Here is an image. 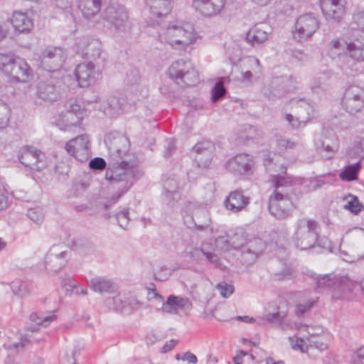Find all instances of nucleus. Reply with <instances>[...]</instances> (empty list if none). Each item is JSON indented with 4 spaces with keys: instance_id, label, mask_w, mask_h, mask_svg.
<instances>
[{
    "instance_id": "obj_61",
    "label": "nucleus",
    "mask_w": 364,
    "mask_h": 364,
    "mask_svg": "<svg viewBox=\"0 0 364 364\" xmlns=\"http://www.w3.org/2000/svg\"><path fill=\"white\" fill-rule=\"evenodd\" d=\"M277 144L280 149H294L298 143L291 139L280 137L277 140Z\"/></svg>"
},
{
    "instance_id": "obj_31",
    "label": "nucleus",
    "mask_w": 364,
    "mask_h": 364,
    "mask_svg": "<svg viewBox=\"0 0 364 364\" xmlns=\"http://www.w3.org/2000/svg\"><path fill=\"white\" fill-rule=\"evenodd\" d=\"M102 0H78V6L82 15L90 18L95 16L100 10Z\"/></svg>"
},
{
    "instance_id": "obj_48",
    "label": "nucleus",
    "mask_w": 364,
    "mask_h": 364,
    "mask_svg": "<svg viewBox=\"0 0 364 364\" xmlns=\"http://www.w3.org/2000/svg\"><path fill=\"white\" fill-rule=\"evenodd\" d=\"M348 197L350 198V200L344 205V208L354 214L359 213L364 208V206L356 196L350 194Z\"/></svg>"
},
{
    "instance_id": "obj_26",
    "label": "nucleus",
    "mask_w": 364,
    "mask_h": 364,
    "mask_svg": "<svg viewBox=\"0 0 364 364\" xmlns=\"http://www.w3.org/2000/svg\"><path fill=\"white\" fill-rule=\"evenodd\" d=\"M224 203L227 209L237 213L250 203V198L244 195L242 190H235L229 193Z\"/></svg>"
},
{
    "instance_id": "obj_42",
    "label": "nucleus",
    "mask_w": 364,
    "mask_h": 364,
    "mask_svg": "<svg viewBox=\"0 0 364 364\" xmlns=\"http://www.w3.org/2000/svg\"><path fill=\"white\" fill-rule=\"evenodd\" d=\"M217 245L222 250L228 251L230 249H237L242 245L241 242L236 241L230 236L220 237L216 240Z\"/></svg>"
},
{
    "instance_id": "obj_17",
    "label": "nucleus",
    "mask_w": 364,
    "mask_h": 364,
    "mask_svg": "<svg viewBox=\"0 0 364 364\" xmlns=\"http://www.w3.org/2000/svg\"><path fill=\"white\" fill-rule=\"evenodd\" d=\"M62 246H53L45 259V265L46 269L53 272H58L63 267L65 266L70 257V252L62 250Z\"/></svg>"
},
{
    "instance_id": "obj_64",
    "label": "nucleus",
    "mask_w": 364,
    "mask_h": 364,
    "mask_svg": "<svg viewBox=\"0 0 364 364\" xmlns=\"http://www.w3.org/2000/svg\"><path fill=\"white\" fill-rule=\"evenodd\" d=\"M353 21L358 27L364 28V8L358 10L357 12L354 14Z\"/></svg>"
},
{
    "instance_id": "obj_62",
    "label": "nucleus",
    "mask_w": 364,
    "mask_h": 364,
    "mask_svg": "<svg viewBox=\"0 0 364 364\" xmlns=\"http://www.w3.org/2000/svg\"><path fill=\"white\" fill-rule=\"evenodd\" d=\"M89 167L93 171H102L106 168V161L101 157H95L90 160Z\"/></svg>"
},
{
    "instance_id": "obj_21",
    "label": "nucleus",
    "mask_w": 364,
    "mask_h": 364,
    "mask_svg": "<svg viewBox=\"0 0 364 364\" xmlns=\"http://www.w3.org/2000/svg\"><path fill=\"white\" fill-rule=\"evenodd\" d=\"M162 198L164 202L170 206L181 198L179 183L175 176H167L163 179Z\"/></svg>"
},
{
    "instance_id": "obj_57",
    "label": "nucleus",
    "mask_w": 364,
    "mask_h": 364,
    "mask_svg": "<svg viewBox=\"0 0 364 364\" xmlns=\"http://www.w3.org/2000/svg\"><path fill=\"white\" fill-rule=\"evenodd\" d=\"M216 289L220 291V295L224 298L229 297L234 292V287L225 282L218 283Z\"/></svg>"
},
{
    "instance_id": "obj_13",
    "label": "nucleus",
    "mask_w": 364,
    "mask_h": 364,
    "mask_svg": "<svg viewBox=\"0 0 364 364\" xmlns=\"http://www.w3.org/2000/svg\"><path fill=\"white\" fill-rule=\"evenodd\" d=\"M104 141L109 154L121 159L129 151V141L128 138L118 132L113 131L109 132L105 136Z\"/></svg>"
},
{
    "instance_id": "obj_46",
    "label": "nucleus",
    "mask_w": 364,
    "mask_h": 364,
    "mask_svg": "<svg viewBox=\"0 0 364 364\" xmlns=\"http://www.w3.org/2000/svg\"><path fill=\"white\" fill-rule=\"evenodd\" d=\"M30 319L38 325L46 327L55 319V316L54 315L44 316L43 313L34 312L30 315Z\"/></svg>"
},
{
    "instance_id": "obj_40",
    "label": "nucleus",
    "mask_w": 364,
    "mask_h": 364,
    "mask_svg": "<svg viewBox=\"0 0 364 364\" xmlns=\"http://www.w3.org/2000/svg\"><path fill=\"white\" fill-rule=\"evenodd\" d=\"M91 289L96 292H109L112 289V283L103 278H94L90 282Z\"/></svg>"
},
{
    "instance_id": "obj_47",
    "label": "nucleus",
    "mask_w": 364,
    "mask_h": 364,
    "mask_svg": "<svg viewBox=\"0 0 364 364\" xmlns=\"http://www.w3.org/2000/svg\"><path fill=\"white\" fill-rule=\"evenodd\" d=\"M295 277V271L290 266L286 265L282 269L274 273V279L279 281L291 280Z\"/></svg>"
},
{
    "instance_id": "obj_53",
    "label": "nucleus",
    "mask_w": 364,
    "mask_h": 364,
    "mask_svg": "<svg viewBox=\"0 0 364 364\" xmlns=\"http://www.w3.org/2000/svg\"><path fill=\"white\" fill-rule=\"evenodd\" d=\"M225 94V89L223 82L220 80L217 82L212 90L211 100L213 102L221 99Z\"/></svg>"
},
{
    "instance_id": "obj_43",
    "label": "nucleus",
    "mask_w": 364,
    "mask_h": 364,
    "mask_svg": "<svg viewBox=\"0 0 364 364\" xmlns=\"http://www.w3.org/2000/svg\"><path fill=\"white\" fill-rule=\"evenodd\" d=\"M105 304L110 309L116 311L127 312V306L120 296L117 295L113 297H109L105 300Z\"/></svg>"
},
{
    "instance_id": "obj_41",
    "label": "nucleus",
    "mask_w": 364,
    "mask_h": 364,
    "mask_svg": "<svg viewBox=\"0 0 364 364\" xmlns=\"http://www.w3.org/2000/svg\"><path fill=\"white\" fill-rule=\"evenodd\" d=\"M80 110V107L77 105H73L70 106L66 114L64 115L67 122V126H77L80 124L82 117L79 116L80 113L77 114Z\"/></svg>"
},
{
    "instance_id": "obj_28",
    "label": "nucleus",
    "mask_w": 364,
    "mask_h": 364,
    "mask_svg": "<svg viewBox=\"0 0 364 364\" xmlns=\"http://www.w3.org/2000/svg\"><path fill=\"white\" fill-rule=\"evenodd\" d=\"M31 72L32 70L26 60L19 57L16 60V63L7 75L16 82H26L29 80Z\"/></svg>"
},
{
    "instance_id": "obj_39",
    "label": "nucleus",
    "mask_w": 364,
    "mask_h": 364,
    "mask_svg": "<svg viewBox=\"0 0 364 364\" xmlns=\"http://www.w3.org/2000/svg\"><path fill=\"white\" fill-rule=\"evenodd\" d=\"M360 168V162H356L345 167L340 173L339 176L343 181H352L358 178V173Z\"/></svg>"
},
{
    "instance_id": "obj_51",
    "label": "nucleus",
    "mask_w": 364,
    "mask_h": 364,
    "mask_svg": "<svg viewBox=\"0 0 364 364\" xmlns=\"http://www.w3.org/2000/svg\"><path fill=\"white\" fill-rule=\"evenodd\" d=\"M317 302V299H311L304 301V303L298 304L296 306L295 313L298 317L303 316L307 311H309L314 305Z\"/></svg>"
},
{
    "instance_id": "obj_54",
    "label": "nucleus",
    "mask_w": 364,
    "mask_h": 364,
    "mask_svg": "<svg viewBox=\"0 0 364 364\" xmlns=\"http://www.w3.org/2000/svg\"><path fill=\"white\" fill-rule=\"evenodd\" d=\"M116 219L119 225L122 228L127 230L129 223V210L124 208L122 210L118 212L116 214Z\"/></svg>"
},
{
    "instance_id": "obj_4",
    "label": "nucleus",
    "mask_w": 364,
    "mask_h": 364,
    "mask_svg": "<svg viewBox=\"0 0 364 364\" xmlns=\"http://www.w3.org/2000/svg\"><path fill=\"white\" fill-rule=\"evenodd\" d=\"M274 191L269 197V211L277 219H284L291 215L294 205L291 196V181L284 176L274 175Z\"/></svg>"
},
{
    "instance_id": "obj_8",
    "label": "nucleus",
    "mask_w": 364,
    "mask_h": 364,
    "mask_svg": "<svg viewBox=\"0 0 364 364\" xmlns=\"http://www.w3.org/2000/svg\"><path fill=\"white\" fill-rule=\"evenodd\" d=\"M107 26L117 32H125L128 28L129 16L127 9L120 4H112L102 13Z\"/></svg>"
},
{
    "instance_id": "obj_60",
    "label": "nucleus",
    "mask_w": 364,
    "mask_h": 364,
    "mask_svg": "<svg viewBox=\"0 0 364 364\" xmlns=\"http://www.w3.org/2000/svg\"><path fill=\"white\" fill-rule=\"evenodd\" d=\"M63 285H68L69 287H72L74 289H76L75 291L77 294H82V295H87V290L86 288H83L77 285L76 282L73 280L71 278H67L65 279L63 282Z\"/></svg>"
},
{
    "instance_id": "obj_44",
    "label": "nucleus",
    "mask_w": 364,
    "mask_h": 364,
    "mask_svg": "<svg viewBox=\"0 0 364 364\" xmlns=\"http://www.w3.org/2000/svg\"><path fill=\"white\" fill-rule=\"evenodd\" d=\"M291 103L292 107H294L297 110L299 114L304 115L306 113V116L309 117L310 112L312 111V107L307 100L305 99H292Z\"/></svg>"
},
{
    "instance_id": "obj_10",
    "label": "nucleus",
    "mask_w": 364,
    "mask_h": 364,
    "mask_svg": "<svg viewBox=\"0 0 364 364\" xmlns=\"http://www.w3.org/2000/svg\"><path fill=\"white\" fill-rule=\"evenodd\" d=\"M319 25L318 18L313 14L300 16L295 23L294 38L299 42L307 40L318 29Z\"/></svg>"
},
{
    "instance_id": "obj_36",
    "label": "nucleus",
    "mask_w": 364,
    "mask_h": 364,
    "mask_svg": "<svg viewBox=\"0 0 364 364\" xmlns=\"http://www.w3.org/2000/svg\"><path fill=\"white\" fill-rule=\"evenodd\" d=\"M10 286L12 292L19 297H25L29 295L32 288L31 283L20 279L13 281Z\"/></svg>"
},
{
    "instance_id": "obj_15",
    "label": "nucleus",
    "mask_w": 364,
    "mask_h": 364,
    "mask_svg": "<svg viewBox=\"0 0 364 364\" xmlns=\"http://www.w3.org/2000/svg\"><path fill=\"white\" fill-rule=\"evenodd\" d=\"M67 152L80 162H86L90 157L89 139L87 134L79 135L65 144Z\"/></svg>"
},
{
    "instance_id": "obj_16",
    "label": "nucleus",
    "mask_w": 364,
    "mask_h": 364,
    "mask_svg": "<svg viewBox=\"0 0 364 364\" xmlns=\"http://www.w3.org/2000/svg\"><path fill=\"white\" fill-rule=\"evenodd\" d=\"M255 161L247 154H239L225 163V168L235 175H250L253 173Z\"/></svg>"
},
{
    "instance_id": "obj_63",
    "label": "nucleus",
    "mask_w": 364,
    "mask_h": 364,
    "mask_svg": "<svg viewBox=\"0 0 364 364\" xmlns=\"http://www.w3.org/2000/svg\"><path fill=\"white\" fill-rule=\"evenodd\" d=\"M148 299L149 301L156 300L159 303H161L162 305L163 302H165L164 301L163 296L156 291L154 286V288L148 289Z\"/></svg>"
},
{
    "instance_id": "obj_33",
    "label": "nucleus",
    "mask_w": 364,
    "mask_h": 364,
    "mask_svg": "<svg viewBox=\"0 0 364 364\" xmlns=\"http://www.w3.org/2000/svg\"><path fill=\"white\" fill-rule=\"evenodd\" d=\"M192 66L189 60L184 59L176 60L168 68V75L171 79L178 82V77L181 76V75H183L186 70L191 69Z\"/></svg>"
},
{
    "instance_id": "obj_5",
    "label": "nucleus",
    "mask_w": 364,
    "mask_h": 364,
    "mask_svg": "<svg viewBox=\"0 0 364 364\" xmlns=\"http://www.w3.org/2000/svg\"><path fill=\"white\" fill-rule=\"evenodd\" d=\"M318 223L311 219L301 218L296 223L293 242L295 247L301 250L314 247L318 242Z\"/></svg>"
},
{
    "instance_id": "obj_30",
    "label": "nucleus",
    "mask_w": 364,
    "mask_h": 364,
    "mask_svg": "<svg viewBox=\"0 0 364 364\" xmlns=\"http://www.w3.org/2000/svg\"><path fill=\"white\" fill-rule=\"evenodd\" d=\"M38 97L45 102H54L58 98V94L53 84L41 81L38 84L37 87Z\"/></svg>"
},
{
    "instance_id": "obj_58",
    "label": "nucleus",
    "mask_w": 364,
    "mask_h": 364,
    "mask_svg": "<svg viewBox=\"0 0 364 364\" xmlns=\"http://www.w3.org/2000/svg\"><path fill=\"white\" fill-rule=\"evenodd\" d=\"M348 42H346V41L342 42L338 39H335V40L331 41V42L330 43L331 48L329 50L331 55H339V53H337V51L346 50V45L348 44Z\"/></svg>"
},
{
    "instance_id": "obj_32",
    "label": "nucleus",
    "mask_w": 364,
    "mask_h": 364,
    "mask_svg": "<svg viewBox=\"0 0 364 364\" xmlns=\"http://www.w3.org/2000/svg\"><path fill=\"white\" fill-rule=\"evenodd\" d=\"M315 146L331 144L333 146L339 145L338 138L333 129L325 128L314 138Z\"/></svg>"
},
{
    "instance_id": "obj_3",
    "label": "nucleus",
    "mask_w": 364,
    "mask_h": 364,
    "mask_svg": "<svg viewBox=\"0 0 364 364\" xmlns=\"http://www.w3.org/2000/svg\"><path fill=\"white\" fill-rule=\"evenodd\" d=\"M139 176L140 172L137 168L124 159L119 163L117 161L113 167L109 166L105 173V178L118 189L119 193L112 196L104 204L105 209H108L115 204L122 195L132 187L134 180L139 178Z\"/></svg>"
},
{
    "instance_id": "obj_52",
    "label": "nucleus",
    "mask_w": 364,
    "mask_h": 364,
    "mask_svg": "<svg viewBox=\"0 0 364 364\" xmlns=\"http://www.w3.org/2000/svg\"><path fill=\"white\" fill-rule=\"evenodd\" d=\"M285 316L284 312L267 313L264 315V321L273 325H279Z\"/></svg>"
},
{
    "instance_id": "obj_9",
    "label": "nucleus",
    "mask_w": 364,
    "mask_h": 364,
    "mask_svg": "<svg viewBox=\"0 0 364 364\" xmlns=\"http://www.w3.org/2000/svg\"><path fill=\"white\" fill-rule=\"evenodd\" d=\"M87 105L94 104L93 108L98 109L109 117H113L119 112L124 111L127 105V99L123 95L110 96L103 104L100 103L98 97L87 100Z\"/></svg>"
},
{
    "instance_id": "obj_27",
    "label": "nucleus",
    "mask_w": 364,
    "mask_h": 364,
    "mask_svg": "<svg viewBox=\"0 0 364 364\" xmlns=\"http://www.w3.org/2000/svg\"><path fill=\"white\" fill-rule=\"evenodd\" d=\"M173 0H146V6L149 8L151 18L159 25L160 22L155 18L164 17L168 15L172 9Z\"/></svg>"
},
{
    "instance_id": "obj_34",
    "label": "nucleus",
    "mask_w": 364,
    "mask_h": 364,
    "mask_svg": "<svg viewBox=\"0 0 364 364\" xmlns=\"http://www.w3.org/2000/svg\"><path fill=\"white\" fill-rule=\"evenodd\" d=\"M187 298H181L174 295H170L165 302H163V311L170 313L173 310L181 309L189 304Z\"/></svg>"
},
{
    "instance_id": "obj_25",
    "label": "nucleus",
    "mask_w": 364,
    "mask_h": 364,
    "mask_svg": "<svg viewBox=\"0 0 364 364\" xmlns=\"http://www.w3.org/2000/svg\"><path fill=\"white\" fill-rule=\"evenodd\" d=\"M269 27L265 23L255 25L246 34V41L252 46H260L268 39Z\"/></svg>"
},
{
    "instance_id": "obj_59",
    "label": "nucleus",
    "mask_w": 364,
    "mask_h": 364,
    "mask_svg": "<svg viewBox=\"0 0 364 364\" xmlns=\"http://www.w3.org/2000/svg\"><path fill=\"white\" fill-rule=\"evenodd\" d=\"M27 216L36 224H41L43 220V214L40 208H31L27 212Z\"/></svg>"
},
{
    "instance_id": "obj_50",
    "label": "nucleus",
    "mask_w": 364,
    "mask_h": 364,
    "mask_svg": "<svg viewBox=\"0 0 364 364\" xmlns=\"http://www.w3.org/2000/svg\"><path fill=\"white\" fill-rule=\"evenodd\" d=\"M244 132L245 133L240 136V138L247 141L254 139L260 135V131L250 124L244 126Z\"/></svg>"
},
{
    "instance_id": "obj_1",
    "label": "nucleus",
    "mask_w": 364,
    "mask_h": 364,
    "mask_svg": "<svg viewBox=\"0 0 364 364\" xmlns=\"http://www.w3.org/2000/svg\"><path fill=\"white\" fill-rule=\"evenodd\" d=\"M139 176L140 172L137 168L124 159L119 163L117 161L113 167L109 166L105 173V178L118 189L119 193L112 196L104 204L105 209H108L115 204L122 195L132 187L134 180L139 178Z\"/></svg>"
},
{
    "instance_id": "obj_2",
    "label": "nucleus",
    "mask_w": 364,
    "mask_h": 364,
    "mask_svg": "<svg viewBox=\"0 0 364 364\" xmlns=\"http://www.w3.org/2000/svg\"><path fill=\"white\" fill-rule=\"evenodd\" d=\"M139 176L140 172L137 168L124 159L119 163L117 161L113 167L109 166L105 173V178L118 189L119 193L112 196L104 204L105 209H108L115 204L122 195L132 187L134 180L139 178Z\"/></svg>"
},
{
    "instance_id": "obj_49",
    "label": "nucleus",
    "mask_w": 364,
    "mask_h": 364,
    "mask_svg": "<svg viewBox=\"0 0 364 364\" xmlns=\"http://www.w3.org/2000/svg\"><path fill=\"white\" fill-rule=\"evenodd\" d=\"M285 119L292 128L297 129L301 124H305L309 120V117L301 114H299L298 117H294L291 114H286Z\"/></svg>"
},
{
    "instance_id": "obj_55",
    "label": "nucleus",
    "mask_w": 364,
    "mask_h": 364,
    "mask_svg": "<svg viewBox=\"0 0 364 364\" xmlns=\"http://www.w3.org/2000/svg\"><path fill=\"white\" fill-rule=\"evenodd\" d=\"M248 65L250 68V70L253 72L255 79L259 78L262 73V68L259 60L256 58H250L248 59Z\"/></svg>"
},
{
    "instance_id": "obj_7",
    "label": "nucleus",
    "mask_w": 364,
    "mask_h": 364,
    "mask_svg": "<svg viewBox=\"0 0 364 364\" xmlns=\"http://www.w3.org/2000/svg\"><path fill=\"white\" fill-rule=\"evenodd\" d=\"M182 216L184 225L189 229L203 231L210 226V220L208 213L196 208L191 202L184 204Z\"/></svg>"
},
{
    "instance_id": "obj_18",
    "label": "nucleus",
    "mask_w": 364,
    "mask_h": 364,
    "mask_svg": "<svg viewBox=\"0 0 364 364\" xmlns=\"http://www.w3.org/2000/svg\"><path fill=\"white\" fill-rule=\"evenodd\" d=\"M215 150L214 144L208 140L198 142L193 148L194 163L199 168L208 167L212 161Z\"/></svg>"
},
{
    "instance_id": "obj_38",
    "label": "nucleus",
    "mask_w": 364,
    "mask_h": 364,
    "mask_svg": "<svg viewBox=\"0 0 364 364\" xmlns=\"http://www.w3.org/2000/svg\"><path fill=\"white\" fill-rule=\"evenodd\" d=\"M17 58H19V57L13 53H0V70L8 75L14 63H16Z\"/></svg>"
},
{
    "instance_id": "obj_24",
    "label": "nucleus",
    "mask_w": 364,
    "mask_h": 364,
    "mask_svg": "<svg viewBox=\"0 0 364 364\" xmlns=\"http://www.w3.org/2000/svg\"><path fill=\"white\" fill-rule=\"evenodd\" d=\"M79 45H86L83 54L89 61H92L95 65H97V70L103 66L104 58L101 56L102 46L100 42L97 40L88 41L87 39H84L79 43Z\"/></svg>"
},
{
    "instance_id": "obj_20",
    "label": "nucleus",
    "mask_w": 364,
    "mask_h": 364,
    "mask_svg": "<svg viewBox=\"0 0 364 364\" xmlns=\"http://www.w3.org/2000/svg\"><path fill=\"white\" fill-rule=\"evenodd\" d=\"M349 56L357 61L364 60V31L356 29L353 32V38L346 45Z\"/></svg>"
},
{
    "instance_id": "obj_45",
    "label": "nucleus",
    "mask_w": 364,
    "mask_h": 364,
    "mask_svg": "<svg viewBox=\"0 0 364 364\" xmlns=\"http://www.w3.org/2000/svg\"><path fill=\"white\" fill-rule=\"evenodd\" d=\"M317 152L326 160H330L334 157L338 151L339 145L335 146L331 144H323V146H315Z\"/></svg>"
},
{
    "instance_id": "obj_35",
    "label": "nucleus",
    "mask_w": 364,
    "mask_h": 364,
    "mask_svg": "<svg viewBox=\"0 0 364 364\" xmlns=\"http://www.w3.org/2000/svg\"><path fill=\"white\" fill-rule=\"evenodd\" d=\"M334 284L332 298L335 300L343 299L351 291V285L347 280L336 279Z\"/></svg>"
},
{
    "instance_id": "obj_29",
    "label": "nucleus",
    "mask_w": 364,
    "mask_h": 364,
    "mask_svg": "<svg viewBox=\"0 0 364 364\" xmlns=\"http://www.w3.org/2000/svg\"><path fill=\"white\" fill-rule=\"evenodd\" d=\"M11 23L14 29L21 33H28L33 28V19L21 11L14 12Z\"/></svg>"
},
{
    "instance_id": "obj_56",
    "label": "nucleus",
    "mask_w": 364,
    "mask_h": 364,
    "mask_svg": "<svg viewBox=\"0 0 364 364\" xmlns=\"http://www.w3.org/2000/svg\"><path fill=\"white\" fill-rule=\"evenodd\" d=\"M336 279L331 277L330 274L323 275L318 278L317 281V287L318 288H332L335 285V281Z\"/></svg>"
},
{
    "instance_id": "obj_22",
    "label": "nucleus",
    "mask_w": 364,
    "mask_h": 364,
    "mask_svg": "<svg viewBox=\"0 0 364 364\" xmlns=\"http://www.w3.org/2000/svg\"><path fill=\"white\" fill-rule=\"evenodd\" d=\"M225 0H193V7L202 15L212 16L220 13Z\"/></svg>"
},
{
    "instance_id": "obj_37",
    "label": "nucleus",
    "mask_w": 364,
    "mask_h": 364,
    "mask_svg": "<svg viewBox=\"0 0 364 364\" xmlns=\"http://www.w3.org/2000/svg\"><path fill=\"white\" fill-rule=\"evenodd\" d=\"M178 77V84H184L186 86H194L196 85L199 81V75L198 71L192 66L191 69H187L181 75Z\"/></svg>"
},
{
    "instance_id": "obj_12",
    "label": "nucleus",
    "mask_w": 364,
    "mask_h": 364,
    "mask_svg": "<svg viewBox=\"0 0 364 364\" xmlns=\"http://www.w3.org/2000/svg\"><path fill=\"white\" fill-rule=\"evenodd\" d=\"M364 105V90L356 85L348 87L342 99V106L348 113L353 114L360 111Z\"/></svg>"
},
{
    "instance_id": "obj_11",
    "label": "nucleus",
    "mask_w": 364,
    "mask_h": 364,
    "mask_svg": "<svg viewBox=\"0 0 364 364\" xmlns=\"http://www.w3.org/2000/svg\"><path fill=\"white\" fill-rule=\"evenodd\" d=\"M18 159L23 166L36 171L46 167L43 154L33 146H23L18 151Z\"/></svg>"
},
{
    "instance_id": "obj_23",
    "label": "nucleus",
    "mask_w": 364,
    "mask_h": 364,
    "mask_svg": "<svg viewBox=\"0 0 364 364\" xmlns=\"http://www.w3.org/2000/svg\"><path fill=\"white\" fill-rule=\"evenodd\" d=\"M320 6L328 20L339 22L345 13L342 0H321Z\"/></svg>"
},
{
    "instance_id": "obj_14",
    "label": "nucleus",
    "mask_w": 364,
    "mask_h": 364,
    "mask_svg": "<svg viewBox=\"0 0 364 364\" xmlns=\"http://www.w3.org/2000/svg\"><path fill=\"white\" fill-rule=\"evenodd\" d=\"M66 53L60 47H48L42 54L41 63L43 68L49 72L60 70L66 59Z\"/></svg>"
},
{
    "instance_id": "obj_6",
    "label": "nucleus",
    "mask_w": 364,
    "mask_h": 364,
    "mask_svg": "<svg viewBox=\"0 0 364 364\" xmlns=\"http://www.w3.org/2000/svg\"><path fill=\"white\" fill-rule=\"evenodd\" d=\"M159 39L162 43H168L173 48L184 49L196 39L192 25H171L159 33Z\"/></svg>"
},
{
    "instance_id": "obj_19",
    "label": "nucleus",
    "mask_w": 364,
    "mask_h": 364,
    "mask_svg": "<svg viewBox=\"0 0 364 364\" xmlns=\"http://www.w3.org/2000/svg\"><path fill=\"white\" fill-rule=\"evenodd\" d=\"M97 65L94 62L89 61L79 64L75 70V75L78 84L82 87H86L93 84L98 75Z\"/></svg>"
}]
</instances>
